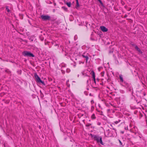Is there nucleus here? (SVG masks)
I'll return each instance as SVG.
<instances>
[{"label":"nucleus","instance_id":"obj_1","mask_svg":"<svg viewBox=\"0 0 147 147\" xmlns=\"http://www.w3.org/2000/svg\"><path fill=\"white\" fill-rule=\"evenodd\" d=\"M114 131L112 130H108L106 131V134L107 137H111L112 136H115V133L116 134V130L115 129H113Z\"/></svg>","mask_w":147,"mask_h":147},{"label":"nucleus","instance_id":"obj_2","mask_svg":"<svg viewBox=\"0 0 147 147\" xmlns=\"http://www.w3.org/2000/svg\"><path fill=\"white\" fill-rule=\"evenodd\" d=\"M93 138L94 140L96 141L98 143L100 142L101 144L102 145H104L101 137L94 135L93 136Z\"/></svg>","mask_w":147,"mask_h":147},{"label":"nucleus","instance_id":"obj_3","mask_svg":"<svg viewBox=\"0 0 147 147\" xmlns=\"http://www.w3.org/2000/svg\"><path fill=\"white\" fill-rule=\"evenodd\" d=\"M22 54L25 56L32 57H34V55L33 54L31 53L30 52L27 51H24L22 53Z\"/></svg>","mask_w":147,"mask_h":147},{"label":"nucleus","instance_id":"obj_4","mask_svg":"<svg viewBox=\"0 0 147 147\" xmlns=\"http://www.w3.org/2000/svg\"><path fill=\"white\" fill-rule=\"evenodd\" d=\"M91 74H92V77L93 78V80L94 82V83L93 84V85H95L97 83V82H98V79H97V80L96 81L95 80V76L94 72L93 71H92L91 72Z\"/></svg>","mask_w":147,"mask_h":147},{"label":"nucleus","instance_id":"obj_5","mask_svg":"<svg viewBox=\"0 0 147 147\" xmlns=\"http://www.w3.org/2000/svg\"><path fill=\"white\" fill-rule=\"evenodd\" d=\"M34 77L36 79V81L37 82H39V83H41L43 85H45V84L44 82L42 81L41 80L40 78H39V77L36 74H35Z\"/></svg>","mask_w":147,"mask_h":147},{"label":"nucleus","instance_id":"obj_6","mask_svg":"<svg viewBox=\"0 0 147 147\" xmlns=\"http://www.w3.org/2000/svg\"><path fill=\"white\" fill-rule=\"evenodd\" d=\"M41 17L42 19L45 21L49 20L51 18L48 15H42L41 16Z\"/></svg>","mask_w":147,"mask_h":147},{"label":"nucleus","instance_id":"obj_7","mask_svg":"<svg viewBox=\"0 0 147 147\" xmlns=\"http://www.w3.org/2000/svg\"><path fill=\"white\" fill-rule=\"evenodd\" d=\"M100 28L101 30L103 32H106L108 31V29L104 26H101Z\"/></svg>","mask_w":147,"mask_h":147},{"label":"nucleus","instance_id":"obj_8","mask_svg":"<svg viewBox=\"0 0 147 147\" xmlns=\"http://www.w3.org/2000/svg\"><path fill=\"white\" fill-rule=\"evenodd\" d=\"M88 54H87L86 55H85V53H84L82 55V56L83 57L85 58L86 62H87L88 59Z\"/></svg>","mask_w":147,"mask_h":147},{"label":"nucleus","instance_id":"obj_9","mask_svg":"<svg viewBox=\"0 0 147 147\" xmlns=\"http://www.w3.org/2000/svg\"><path fill=\"white\" fill-rule=\"evenodd\" d=\"M135 48L136 50H137V51H138L140 53H142V52L141 51L140 49L137 46H135Z\"/></svg>","mask_w":147,"mask_h":147},{"label":"nucleus","instance_id":"obj_10","mask_svg":"<svg viewBox=\"0 0 147 147\" xmlns=\"http://www.w3.org/2000/svg\"><path fill=\"white\" fill-rule=\"evenodd\" d=\"M119 77L120 81L122 82H123V78L122 75H120L119 76Z\"/></svg>","mask_w":147,"mask_h":147},{"label":"nucleus","instance_id":"obj_11","mask_svg":"<svg viewBox=\"0 0 147 147\" xmlns=\"http://www.w3.org/2000/svg\"><path fill=\"white\" fill-rule=\"evenodd\" d=\"M91 118L92 119H95L96 118V117L94 114H93L91 117Z\"/></svg>","mask_w":147,"mask_h":147},{"label":"nucleus","instance_id":"obj_12","mask_svg":"<svg viewBox=\"0 0 147 147\" xmlns=\"http://www.w3.org/2000/svg\"><path fill=\"white\" fill-rule=\"evenodd\" d=\"M121 121V120L120 119H119L118 121H116L115 122H114V123L115 124H117L119 122H120Z\"/></svg>","mask_w":147,"mask_h":147},{"label":"nucleus","instance_id":"obj_13","mask_svg":"<svg viewBox=\"0 0 147 147\" xmlns=\"http://www.w3.org/2000/svg\"><path fill=\"white\" fill-rule=\"evenodd\" d=\"M66 4L68 7H71V3L70 2H67Z\"/></svg>","mask_w":147,"mask_h":147},{"label":"nucleus","instance_id":"obj_14","mask_svg":"<svg viewBox=\"0 0 147 147\" xmlns=\"http://www.w3.org/2000/svg\"><path fill=\"white\" fill-rule=\"evenodd\" d=\"M6 10L8 12H9L10 11V10H9L8 6H6Z\"/></svg>","mask_w":147,"mask_h":147},{"label":"nucleus","instance_id":"obj_15","mask_svg":"<svg viewBox=\"0 0 147 147\" xmlns=\"http://www.w3.org/2000/svg\"><path fill=\"white\" fill-rule=\"evenodd\" d=\"M69 82V80H67V82H66V84H67V86L68 87H69L70 86V84L68 83V82Z\"/></svg>","mask_w":147,"mask_h":147},{"label":"nucleus","instance_id":"obj_16","mask_svg":"<svg viewBox=\"0 0 147 147\" xmlns=\"http://www.w3.org/2000/svg\"><path fill=\"white\" fill-rule=\"evenodd\" d=\"M100 74L102 76H103L104 74V72L103 71L101 72V73H100Z\"/></svg>","mask_w":147,"mask_h":147},{"label":"nucleus","instance_id":"obj_17","mask_svg":"<svg viewBox=\"0 0 147 147\" xmlns=\"http://www.w3.org/2000/svg\"><path fill=\"white\" fill-rule=\"evenodd\" d=\"M76 1L77 5L78 6H79V3H78V0H76Z\"/></svg>","mask_w":147,"mask_h":147},{"label":"nucleus","instance_id":"obj_18","mask_svg":"<svg viewBox=\"0 0 147 147\" xmlns=\"http://www.w3.org/2000/svg\"><path fill=\"white\" fill-rule=\"evenodd\" d=\"M119 142L120 143V145H122V143L121 142V141L120 140H119Z\"/></svg>","mask_w":147,"mask_h":147},{"label":"nucleus","instance_id":"obj_19","mask_svg":"<svg viewBox=\"0 0 147 147\" xmlns=\"http://www.w3.org/2000/svg\"><path fill=\"white\" fill-rule=\"evenodd\" d=\"M90 125H91V124H90L89 123V124H88L86 125V126H89Z\"/></svg>","mask_w":147,"mask_h":147},{"label":"nucleus","instance_id":"obj_20","mask_svg":"<svg viewBox=\"0 0 147 147\" xmlns=\"http://www.w3.org/2000/svg\"><path fill=\"white\" fill-rule=\"evenodd\" d=\"M62 8L63 9H64L65 10V9H67V8H65V7H62Z\"/></svg>","mask_w":147,"mask_h":147},{"label":"nucleus","instance_id":"obj_21","mask_svg":"<svg viewBox=\"0 0 147 147\" xmlns=\"http://www.w3.org/2000/svg\"><path fill=\"white\" fill-rule=\"evenodd\" d=\"M100 124H101V123H98V125H100Z\"/></svg>","mask_w":147,"mask_h":147},{"label":"nucleus","instance_id":"obj_22","mask_svg":"<svg viewBox=\"0 0 147 147\" xmlns=\"http://www.w3.org/2000/svg\"><path fill=\"white\" fill-rule=\"evenodd\" d=\"M88 80L87 81V83H88Z\"/></svg>","mask_w":147,"mask_h":147},{"label":"nucleus","instance_id":"obj_23","mask_svg":"<svg viewBox=\"0 0 147 147\" xmlns=\"http://www.w3.org/2000/svg\"><path fill=\"white\" fill-rule=\"evenodd\" d=\"M79 76V75H78V77Z\"/></svg>","mask_w":147,"mask_h":147}]
</instances>
